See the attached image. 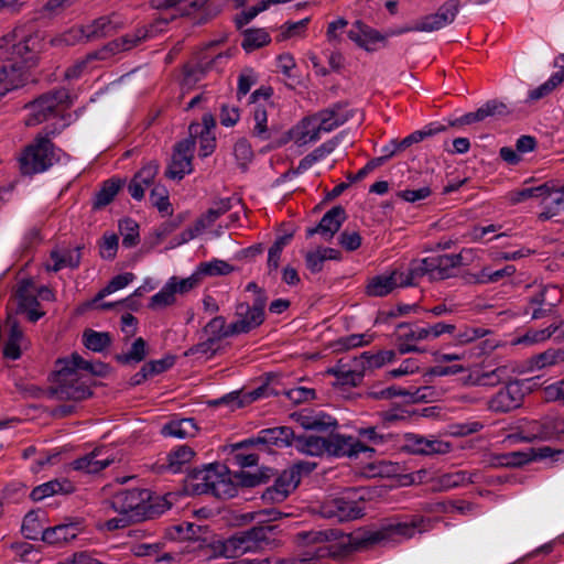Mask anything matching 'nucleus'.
Returning <instances> with one entry per match:
<instances>
[{
	"label": "nucleus",
	"mask_w": 564,
	"mask_h": 564,
	"mask_svg": "<svg viewBox=\"0 0 564 564\" xmlns=\"http://www.w3.org/2000/svg\"><path fill=\"white\" fill-rule=\"evenodd\" d=\"M102 377L108 372V367L101 361L91 362L83 359L78 354L56 362L55 393L59 399L84 400L91 394L88 386L83 380L80 371Z\"/></svg>",
	"instance_id": "f257e3e1"
},
{
	"label": "nucleus",
	"mask_w": 564,
	"mask_h": 564,
	"mask_svg": "<svg viewBox=\"0 0 564 564\" xmlns=\"http://www.w3.org/2000/svg\"><path fill=\"white\" fill-rule=\"evenodd\" d=\"M15 36V34H9L0 39V57L13 61V64L2 66L0 69H6L8 76L21 75L23 82L18 86L19 88L28 82L26 68L35 64L36 55L42 50L43 43L39 34H31L17 43Z\"/></svg>",
	"instance_id": "f03ea898"
},
{
	"label": "nucleus",
	"mask_w": 564,
	"mask_h": 564,
	"mask_svg": "<svg viewBox=\"0 0 564 564\" xmlns=\"http://www.w3.org/2000/svg\"><path fill=\"white\" fill-rule=\"evenodd\" d=\"M455 329L454 324L445 322L423 326L413 323H400L395 328L398 351L401 355L419 352L421 351L417 346L419 343L436 340L445 334H453Z\"/></svg>",
	"instance_id": "7ed1b4c3"
},
{
	"label": "nucleus",
	"mask_w": 564,
	"mask_h": 564,
	"mask_svg": "<svg viewBox=\"0 0 564 564\" xmlns=\"http://www.w3.org/2000/svg\"><path fill=\"white\" fill-rule=\"evenodd\" d=\"M111 506L115 511L132 521H140L161 514L164 510L151 502V492L147 489H127L117 492Z\"/></svg>",
	"instance_id": "20e7f679"
},
{
	"label": "nucleus",
	"mask_w": 564,
	"mask_h": 564,
	"mask_svg": "<svg viewBox=\"0 0 564 564\" xmlns=\"http://www.w3.org/2000/svg\"><path fill=\"white\" fill-rule=\"evenodd\" d=\"M460 264V254H433L413 260L409 265V270L414 284L417 279L423 276H426L430 281L449 279Z\"/></svg>",
	"instance_id": "39448f33"
},
{
	"label": "nucleus",
	"mask_w": 564,
	"mask_h": 564,
	"mask_svg": "<svg viewBox=\"0 0 564 564\" xmlns=\"http://www.w3.org/2000/svg\"><path fill=\"white\" fill-rule=\"evenodd\" d=\"M273 529V527H254L239 532L220 543V553L227 558H234L263 550L270 543L269 535Z\"/></svg>",
	"instance_id": "423d86ee"
},
{
	"label": "nucleus",
	"mask_w": 564,
	"mask_h": 564,
	"mask_svg": "<svg viewBox=\"0 0 564 564\" xmlns=\"http://www.w3.org/2000/svg\"><path fill=\"white\" fill-rule=\"evenodd\" d=\"M365 499L360 489L349 488L339 496L326 500L321 507V513L325 518L337 521L356 520L364 516Z\"/></svg>",
	"instance_id": "0eeeda50"
},
{
	"label": "nucleus",
	"mask_w": 564,
	"mask_h": 564,
	"mask_svg": "<svg viewBox=\"0 0 564 564\" xmlns=\"http://www.w3.org/2000/svg\"><path fill=\"white\" fill-rule=\"evenodd\" d=\"M57 160L51 140L46 137L37 135L21 154L20 167L23 174L42 173L48 170Z\"/></svg>",
	"instance_id": "6e6552de"
},
{
	"label": "nucleus",
	"mask_w": 564,
	"mask_h": 564,
	"mask_svg": "<svg viewBox=\"0 0 564 564\" xmlns=\"http://www.w3.org/2000/svg\"><path fill=\"white\" fill-rule=\"evenodd\" d=\"M67 99L68 94L65 89L42 95L26 106L29 115L25 118V124L34 127L51 118L59 117L66 109Z\"/></svg>",
	"instance_id": "1a4fd4ad"
},
{
	"label": "nucleus",
	"mask_w": 564,
	"mask_h": 564,
	"mask_svg": "<svg viewBox=\"0 0 564 564\" xmlns=\"http://www.w3.org/2000/svg\"><path fill=\"white\" fill-rule=\"evenodd\" d=\"M458 12L459 6L457 2H444L436 11L422 17L410 26L398 28L397 31H392L390 34L401 35L409 32L438 31L453 23Z\"/></svg>",
	"instance_id": "9d476101"
},
{
	"label": "nucleus",
	"mask_w": 564,
	"mask_h": 564,
	"mask_svg": "<svg viewBox=\"0 0 564 564\" xmlns=\"http://www.w3.org/2000/svg\"><path fill=\"white\" fill-rule=\"evenodd\" d=\"M419 522H400L395 520H388L379 528L366 530L361 536L365 543H381L386 541L400 542L414 536L419 531Z\"/></svg>",
	"instance_id": "9b49d317"
},
{
	"label": "nucleus",
	"mask_w": 564,
	"mask_h": 564,
	"mask_svg": "<svg viewBox=\"0 0 564 564\" xmlns=\"http://www.w3.org/2000/svg\"><path fill=\"white\" fill-rule=\"evenodd\" d=\"M409 285H413L409 268L406 270L394 269L371 278L366 290L370 296H386L398 288Z\"/></svg>",
	"instance_id": "f8f14e48"
},
{
	"label": "nucleus",
	"mask_w": 564,
	"mask_h": 564,
	"mask_svg": "<svg viewBox=\"0 0 564 564\" xmlns=\"http://www.w3.org/2000/svg\"><path fill=\"white\" fill-rule=\"evenodd\" d=\"M397 30L398 29H389L384 33H381L357 20L351 25L348 32V37L367 52H375L379 50L380 46H384L388 37L394 36L393 34H390V32Z\"/></svg>",
	"instance_id": "ddd939ff"
},
{
	"label": "nucleus",
	"mask_w": 564,
	"mask_h": 564,
	"mask_svg": "<svg viewBox=\"0 0 564 564\" xmlns=\"http://www.w3.org/2000/svg\"><path fill=\"white\" fill-rule=\"evenodd\" d=\"M194 150V138H187L176 143L165 175L172 180H182L186 174L192 173Z\"/></svg>",
	"instance_id": "4468645a"
},
{
	"label": "nucleus",
	"mask_w": 564,
	"mask_h": 564,
	"mask_svg": "<svg viewBox=\"0 0 564 564\" xmlns=\"http://www.w3.org/2000/svg\"><path fill=\"white\" fill-rule=\"evenodd\" d=\"M524 398L522 386L512 381L501 388L487 402V409L494 413H507L521 406Z\"/></svg>",
	"instance_id": "2eb2a0df"
},
{
	"label": "nucleus",
	"mask_w": 564,
	"mask_h": 564,
	"mask_svg": "<svg viewBox=\"0 0 564 564\" xmlns=\"http://www.w3.org/2000/svg\"><path fill=\"white\" fill-rule=\"evenodd\" d=\"M116 459L117 456L113 448L101 446L73 460L70 466L74 470L97 474L113 464Z\"/></svg>",
	"instance_id": "dca6fc26"
},
{
	"label": "nucleus",
	"mask_w": 564,
	"mask_h": 564,
	"mask_svg": "<svg viewBox=\"0 0 564 564\" xmlns=\"http://www.w3.org/2000/svg\"><path fill=\"white\" fill-rule=\"evenodd\" d=\"M291 420L304 430L328 431L337 426V421L324 413L312 409H302L291 414Z\"/></svg>",
	"instance_id": "f3484780"
},
{
	"label": "nucleus",
	"mask_w": 564,
	"mask_h": 564,
	"mask_svg": "<svg viewBox=\"0 0 564 564\" xmlns=\"http://www.w3.org/2000/svg\"><path fill=\"white\" fill-rule=\"evenodd\" d=\"M346 220V212L340 206H335L324 214L317 226L306 229V237L319 235L323 240L329 241Z\"/></svg>",
	"instance_id": "a211bd4d"
},
{
	"label": "nucleus",
	"mask_w": 564,
	"mask_h": 564,
	"mask_svg": "<svg viewBox=\"0 0 564 564\" xmlns=\"http://www.w3.org/2000/svg\"><path fill=\"white\" fill-rule=\"evenodd\" d=\"M6 327L8 329V334L3 348V356L8 359L17 360L21 357L22 350L28 348L29 340L24 336V333L14 315H8Z\"/></svg>",
	"instance_id": "6ab92c4d"
},
{
	"label": "nucleus",
	"mask_w": 564,
	"mask_h": 564,
	"mask_svg": "<svg viewBox=\"0 0 564 564\" xmlns=\"http://www.w3.org/2000/svg\"><path fill=\"white\" fill-rule=\"evenodd\" d=\"M236 317V321L231 323V333L236 335L249 333L262 324L264 319L263 307L241 303L237 306Z\"/></svg>",
	"instance_id": "aec40b11"
},
{
	"label": "nucleus",
	"mask_w": 564,
	"mask_h": 564,
	"mask_svg": "<svg viewBox=\"0 0 564 564\" xmlns=\"http://www.w3.org/2000/svg\"><path fill=\"white\" fill-rule=\"evenodd\" d=\"M300 484L296 469H285L262 495L265 501H283Z\"/></svg>",
	"instance_id": "412c9836"
},
{
	"label": "nucleus",
	"mask_w": 564,
	"mask_h": 564,
	"mask_svg": "<svg viewBox=\"0 0 564 564\" xmlns=\"http://www.w3.org/2000/svg\"><path fill=\"white\" fill-rule=\"evenodd\" d=\"M366 451H369V447L352 436L333 433L327 436L328 456H355Z\"/></svg>",
	"instance_id": "4be33fe9"
},
{
	"label": "nucleus",
	"mask_w": 564,
	"mask_h": 564,
	"mask_svg": "<svg viewBox=\"0 0 564 564\" xmlns=\"http://www.w3.org/2000/svg\"><path fill=\"white\" fill-rule=\"evenodd\" d=\"M50 259L52 263H46L47 271L57 272L65 268L76 269L82 260L80 247L53 249Z\"/></svg>",
	"instance_id": "5701e85b"
},
{
	"label": "nucleus",
	"mask_w": 564,
	"mask_h": 564,
	"mask_svg": "<svg viewBox=\"0 0 564 564\" xmlns=\"http://www.w3.org/2000/svg\"><path fill=\"white\" fill-rule=\"evenodd\" d=\"M122 25L121 19L117 14L100 17L87 24L85 31L89 41L110 35Z\"/></svg>",
	"instance_id": "b1692460"
},
{
	"label": "nucleus",
	"mask_w": 564,
	"mask_h": 564,
	"mask_svg": "<svg viewBox=\"0 0 564 564\" xmlns=\"http://www.w3.org/2000/svg\"><path fill=\"white\" fill-rule=\"evenodd\" d=\"M80 531L78 523H62L53 528H46L43 532V541L48 544L61 545L75 539Z\"/></svg>",
	"instance_id": "393cba45"
},
{
	"label": "nucleus",
	"mask_w": 564,
	"mask_h": 564,
	"mask_svg": "<svg viewBox=\"0 0 564 564\" xmlns=\"http://www.w3.org/2000/svg\"><path fill=\"white\" fill-rule=\"evenodd\" d=\"M481 479V474L478 470H458L454 473L444 474L438 477L440 490H449L456 487L476 484Z\"/></svg>",
	"instance_id": "a878e982"
},
{
	"label": "nucleus",
	"mask_w": 564,
	"mask_h": 564,
	"mask_svg": "<svg viewBox=\"0 0 564 564\" xmlns=\"http://www.w3.org/2000/svg\"><path fill=\"white\" fill-rule=\"evenodd\" d=\"M294 431L289 426L267 429L260 432L258 441L263 444H271L278 447L294 445Z\"/></svg>",
	"instance_id": "bb28decb"
},
{
	"label": "nucleus",
	"mask_w": 564,
	"mask_h": 564,
	"mask_svg": "<svg viewBox=\"0 0 564 564\" xmlns=\"http://www.w3.org/2000/svg\"><path fill=\"white\" fill-rule=\"evenodd\" d=\"M252 127H251V135L261 141H269L273 134L274 130L272 127L268 124V112L265 109V105H257L252 111Z\"/></svg>",
	"instance_id": "cd10ccee"
},
{
	"label": "nucleus",
	"mask_w": 564,
	"mask_h": 564,
	"mask_svg": "<svg viewBox=\"0 0 564 564\" xmlns=\"http://www.w3.org/2000/svg\"><path fill=\"white\" fill-rule=\"evenodd\" d=\"M74 486L68 479H54L35 487L31 491V498L34 501H41L56 494H70Z\"/></svg>",
	"instance_id": "c85d7f7f"
},
{
	"label": "nucleus",
	"mask_w": 564,
	"mask_h": 564,
	"mask_svg": "<svg viewBox=\"0 0 564 564\" xmlns=\"http://www.w3.org/2000/svg\"><path fill=\"white\" fill-rule=\"evenodd\" d=\"M305 265L312 273L323 270L326 260H339L340 251L334 248L321 247L305 253Z\"/></svg>",
	"instance_id": "c756f323"
},
{
	"label": "nucleus",
	"mask_w": 564,
	"mask_h": 564,
	"mask_svg": "<svg viewBox=\"0 0 564 564\" xmlns=\"http://www.w3.org/2000/svg\"><path fill=\"white\" fill-rule=\"evenodd\" d=\"M562 362H564V350L547 349L529 358L527 361V370L531 372L539 371Z\"/></svg>",
	"instance_id": "7c9ffc66"
},
{
	"label": "nucleus",
	"mask_w": 564,
	"mask_h": 564,
	"mask_svg": "<svg viewBox=\"0 0 564 564\" xmlns=\"http://www.w3.org/2000/svg\"><path fill=\"white\" fill-rule=\"evenodd\" d=\"M506 112V106L496 100L486 102L484 106L478 108L476 111L465 113L457 122L459 124H471L474 122L482 121L488 117L503 115Z\"/></svg>",
	"instance_id": "2f4dec72"
},
{
	"label": "nucleus",
	"mask_w": 564,
	"mask_h": 564,
	"mask_svg": "<svg viewBox=\"0 0 564 564\" xmlns=\"http://www.w3.org/2000/svg\"><path fill=\"white\" fill-rule=\"evenodd\" d=\"M317 120L314 117L303 119L292 131V137L299 145L307 144L319 139Z\"/></svg>",
	"instance_id": "473e14b6"
},
{
	"label": "nucleus",
	"mask_w": 564,
	"mask_h": 564,
	"mask_svg": "<svg viewBox=\"0 0 564 564\" xmlns=\"http://www.w3.org/2000/svg\"><path fill=\"white\" fill-rule=\"evenodd\" d=\"M294 447L305 455H327V437L322 436H299L294 440Z\"/></svg>",
	"instance_id": "72a5a7b5"
},
{
	"label": "nucleus",
	"mask_w": 564,
	"mask_h": 564,
	"mask_svg": "<svg viewBox=\"0 0 564 564\" xmlns=\"http://www.w3.org/2000/svg\"><path fill=\"white\" fill-rule=\"evenodd\" d=\"M541 197H543L544 210L540 214V219L547 220L564 212V192L562 188L550 189L547 187V191Z\"/></svg>",
	"instance_id": "f704fd0d"
},
{
	"label": "nucleus",
	"mask_w": 564,
	"mask_h": 564,
	"mask_svg": "<svg viewBox=\"0 0 564 564\" xmlns=\"http://www.w3.org/2000/svg\"><path fill=\"white\" fill-rule=\"evenodd\" d=\"M480 387L494 388L508 379L511 375L510 367L500 365L492 369L487 366L478 367Z\"/></svg>",
	"instance_id": "c9c22d12"
},
{
	"label": "nucleus",
	"mask_w": 564,
	"mask_h": 564,
	"mask_svg": "<svg viewBox=\"0 0 564 564\" xmlns=\"http://www.w3.org/2000/svg\"><path fill=\"white\" fill-rule=\"evenodd\" d=\"M148 36L149 35H148L147 29H138L133 33L126 34L122 37H120L119 40L109 43L108 46L101 51V54L105 56L107 51H110L113 53L121 52V51H129V50L135 47L142 41H144Z\"/></svg>",
	"instance_id": "e433bc0d"
},
{
	"label": "nucleus",
	"mask_w": 564,
	"mask_h": 564,
	"mask_svg": "<svg viewBox=\"0 0 564 564\" xmlns=\"http://www.w3.org/2000/svg\"><path fill=\"white\" fill-rule=\"evenodd\" d=\"M162 433L177 438L193 437L197 433V425L194 419H182L165 424Z\"/></svg>",
	"instance_id": "4c0bfd02"
},
{
	"label": "nucleus",
	"mask_w": 564,
	"mask_h": 564,
	"mask_svg": "<svg viewBox=\"0 0 564 564\" xmlns=\"http://www.w3.org/2000/svg\"><path fill=\"white\" fill-rule=\"evenodd\" d=\"M43 513L39 511H30L25 514L21 531L29 540H43V532L46 530L42 523Z\"/></svg>",
	"instance_id": "58836bf2"
},
{
	"label": "nucleus",
	"mask_w": 564,
	"mask_h": 564,
	"mask_svg": "<svg viewBox=\"0 0 564 564\" xmlns=\"http://www.w3.org/2000/svg\"><path fill=\"white\" fill-rule=\"evenodd\" d=\"M563 82L564 63L563 65H561V69L552 74L551 77L545 83L529 91L527 101L533 102L544 98L545 96L550 95Z\"/></svg>",
	"instance_id": "ea45409f"
},
{
	"label": "nucleus",
	"mask_w": 564,
	"mask_h": 564,
	"mask_svg": "<svg viewBox=\"0 0 564 564\" xmlns=\"http://www.w3.org/2000/svg\"><path fill=\"white\" fill-rule=\"evenodd\" d=\"M194 451L186 445H181L167 455V469L177 474L183 470L184 466L187 465L194 457Z\"/></svg>",
	"instance_id": "a19ab883"
},
{
	"label": "nucleus",
	"mask_w": 564,
	"mask_h": 564,
	"mask_svg": "<svg viewBox=\"0 0 564 564\" xmlns=\"http://www.w3.org/2000/svg\"><path fill=\"white\" fill-rule=\"evenodd\" d=\"M221 348L223 345L216 341V339L206 337L203 341L188 348L185 351V356H194L198 359L208 360L221 350Z\"/></svg>",
	"instance_id": "79ce46f5"
},
{
	"label": "nucleus",
	"mask_w": 564,
	"mask_h": 564,
	"mask_svg": "<svg viewBox=\"0 0 564 564\" xmlns=\"http://www.w3.org/2000/svg\"><path fill=\"white\" fill-rule=\"evenodd\" d=\"M195 270L203 281L204 276L227 275L232 272L234 268L224 260L213 259L207 262H200Z\"/></svg>",
	"instance_id": "37998d69"
},
{
	"label": "nucleus",
	"mask_w": 564,
	"mask_h": 564,
	"mask_svg": "<svg viewBox=\"0 0 564 564\" xmlns=\"http://www.w3.org/2000/svg\"><path fill=\"white\" fill-rule=\"evenodd\" d=\"M395 358L397 352L394 350H380L378 352L365 351L360 355L362 366L370 369L381 368L384 365L393 362Z\"/></svg>",
	"instance_id": "c03bdc74"
},
{
	"label": "nucleus",
	"mask_w": 564,
	"mask_h": 564,
	"mask_svg": "<svg viewBox=\"0 0 564 564\" xmlns=\"http://www.w3.org/2000/svg\"><path fill=\"white\" fill-rule=\"evenodd\" d=\"M121 187V181L111 178L104 182L101 188L97 192L94 199V207L101 208L110 204Z\"/></svg>",
	"instance_id": "a18cd8bd"
},
{
	"label": "nucleus",
	"mask_w": 564,
	"mask_h": 564,
	"mask_svg": "<svg viewBox=\"0 0 564 564\" xmlns=\"http://www.w3.org/2000/svg\"><path fill=\"white\" fill-rule=\"evenodd\" d=\"M119 232L124 248H133L140 242L139 224L132 218L120 220Z\"/></svg>",
	"instance_id": "49530a36"
},
{
	"label": "nucleus",
	"mask_w": 564,
	"mask_h": 564,
	"mask_svg": "<svg viewBox=\"0 0 564 564\" xmlns=\"http://www.w3.org/2000/svg\"><path fill=\"white\" fill-rule=\"evenodd\" d=\"M531 460V456L523 452H510L492 455L490 465L495 467H517Z\"/></svg>",
	"instance_id": "de8ad7c7"
},
{
	"label": "nucleus",
	"mask_w": 564,
	"mask_h": 564,
	"mask_svg": "<svg viewBox=\"0 0 564 564\" xmlns=\"http://www.w3.org/2000/svg\"><path fill=\"white\" fill-rule=\"evenodd\" d=\"M204 335L205 337L216 339V341L223 345L224 338L235 334L231 333V324L227 326L225 318L217 316L209 321L204 327Z\"/></svg>",
	"instance_id": "09e8293b"
},
{
	"label": "nucleus",
	"mask_w": 564,
	"mask_h": 564,
	"mask_svg": "<svg viewBox=\"0 0 564 564\" xmlns=\"http://www.w3.org/2000/svg\"><path fill=\"white\" fill-rule=\"evenodd\" d=\"M83 343L87 349L101 352L109 347L111 338L108 333L88 329L83 334Z\"/></svg>",
	"instance_id": "8fccbe9b"
},
{
	"label": "nucleus",
	"mask_w": 564,
	"mask_h": 564,
	"mask_svg": "<svg viewBox=\"0 0 564 564\" xmlns=\"http://www.w3.org/2000/svg\"><path fill=\"white\" fill-rule=\"evenodd\" d=\"M270 41L269 33L263 29L247 30L241 46L246 52H252L269 44Z\"/></svg>",
	"instance_id": "3c124183"
},
{
	"label": "nucleus",
	"mask_w": 564,
	"mask_h": 564,
	"mask_svg": "<svg viewBox=\"0 0 564 564\" xmlns=\"http://www.w3.org/2000/svg\"><path fill=\"white\" fill-rule=\"evenodd\" d=\"M558 326L550 325L543 329H531L528 330L523 336H520L512 340V345H533L545 341L553 334L556 333Z\"/></svg>",
	"instance_id": "603ef678"
},
{
	"label": "nucleus",
	"mask_w": 564,
	"mask_h": 564,
	"mask_svg": "<svg viewBox=\"0 0 564 564\" xmlns=\"http://www.w3.org/2000/svg\"><path fill=\"white\" fill-rule=\"evenodd\" d=\"M489 333V329L482 327H471L465 325L460 327L458 330L455 329V332L452 335L454 336L455 345L463 346L468 345L477 339H480L488 335Z\"/></svg>",
	"instance_id": "864d4df0"
},
{
	"label": "nucleus",
	"mask_w": 564,
	"mask_h": 564,
	"mask_svg": "<svg viewBox=\"0 0 564 564\" xmlns=\"http://www.w3.org/2000/svg\"><path fill=\"white\" fill-rule=\"evenodd\" d=\"M230 200L221 199L210 207L206 214L198 218L195 223L204 231L206 228L212 226L223 214L230 209Z\"/></svg>",
	"instance_id": "5fc2aeb1"
},
{
	"label": "nucleus",
	"mask_w": 564,
	"mask_h": 564,
	"mask_svg": "<svg viewBox=\"0 0 564 564\" xmlns=\"http://www.w3.org/2000/svg\"><path fill=\"white\" fill-rule=\"evenodd\" d=\"M86 35L87 32L85 31L84 26H74L66 31L65 33H63L62 35L52 39L51 44L55 46H72L78 43L89 41Z\"/></svg>",
	"instance_id": "6e6d98bb"
},
{
	"label": "nucleus",
	"mask_w": 564,
	"mask_h": 564,
	"mask_svg": "<svg viewBox=\"0 0 564 564\" xmlns=\"http://www.w3.org/2000/svg\"><path fill=\"white\" fill-rule=\"evenodd\" d=\"M322 132H330L346 121V117L339 115L334 109L321 111L314 117Z\"/></svg>",
	"instance_id": "4d7b16f0"
},
{
	"label": "nucleus",
	"mask_w": 564,
	"mask_h": 564,
	"mask_svg": "<svg viewBox=\"0 0 564 564\" xmlns=\"http://www.w3.org/2000/svg\"><path fill=\"white\" fill-rule=\"evenodd\" d=\"M167 283H170L176 295H184L196 289L202 283V280L196 270H194L193 273L187 278L180 279L173 275L167 280Z\"/></svg>",
	"instance_id": "13d9d810"
},
{
	"label": "nucleus",
	"mask_w": 564,
	"mask_h": 564,
	"mask_svg": "<svg viewBox=\"0 0 564 564\" xmlns=\"http://www.w3.org/2000/svg\"><path fill=\"white\" fill-rule=\"evenodd\" d=\"M176 303V294L171 288L170 283H165L163 288L151 296L149 307L153 311L162 310L172 306Z\"/></svg>",
	"instance_id": "bf43d9fd"
},
{
	"label": "nucleus",
	"mask_w": 564,
	"mask_h": 564,
	"mask_svg": "<svg viewBox=\"0 0 564 564\" xmlns=\"http://www.w3.org/2000/svg\"><path fill=\"white\" fill-rule=\"evenodd\" d=\"M134 274L131 272H126L123 274H118L113 276L109 283L98 292V294L95 297V302L104 299L107 295H110L113 292H117L123 288H126L129 283H131L134 280Z\"/></svg>",
	"instance_id": "052dcab7"
},
{
	"label": "nucleus",
	"mask_w": 564,
	"mask_h": 564,
	"mask_svg": "<svg viewBox=\"0 0 564 564\" xmlns=\"http://www.w3.org/2000/svg\"><path fill=\"white\" fill-rule=\"evenodd\" d=\"M98 247L102 259H115L119 247L118 236L113 232H105L98 242Z\"/></svg>",
	"instance_id": "680f3d73"
},
{
	"label": "nucleus",
	"mask_w": 564,
	"mask_h": 564,
	"mask_svg": "<svg viewBox=\"0 0 564 564\" xmlns=\"http://www.w3.org/2000/svg\"><path fill=\"white\" fill-rule=\"evenodd\" d=\"M333 530L327 531H304L296 534V542L300 545H311L327 542L335 538Z\"/></svg>",
	"instance_id": "e2e57ef3"
},
{
	"label": "nucleus",
	"mask_w": 564,
	"mask_h": 564,
	"mask_svg": "<svg viewBox=\"0 0 564 564\" xmlns=\"http://www.w3.org/2000/svg\"><path fill=\"white\" fill-rule=\"evenodd\" d=\"M147 356L145 341L143 338H137L128 352L117 356V359L122 364L140 362Z\"/></svg>",
	"instance_id": "0e129e2a"
},
{
	"label": "nucleus",
	"mask_w": 564,
	"mask_h": 564,
	"mask_svg": "<svg viewBox=\"0 0 564 564\" xmlns=\"http://www.w3.org/2000/svg\"><path fill=\"white\" fill-rule=\"evenodd\" d=\"M150 202L160 213L171 214V204L167 189L163 185H155L150 193Z\"/></svg>",
	"instance_id": "69168bd1"
},
{
	"label": "nucleus",
	"mask_w": 564,
	"mask_h": 564,
	"mask_svg": "<svg viewBox=\"0 0 564 564\" xmlns=\"http://www.w3.org/2000/svg\"><path fill=\"white\" fill-rule=\"evenodd\" d=\"M238 494V488L235 482L230 479L229 473L226 470L224 477L217 480L213 491V496L219 499H229Z\"/></svg>",
	"instance_id": "338daca9"
},
{
	"label": "nucleus",
	"mask_w": 564,
	"mask_h": 564,
	"mask_svg": "<svg viewBox=\"0 0 564 564\" xmlns=\"http://www.w3.org/2000/svg\"><path fill=\"white\" fill-rule=\"evenodd\" d=\"M310 22V18H304L296 22H285L280 28L279 40L284 41L294 36H301Z\"/></svg>",
	"instance_id": "774afa93"
}]
</instances>
